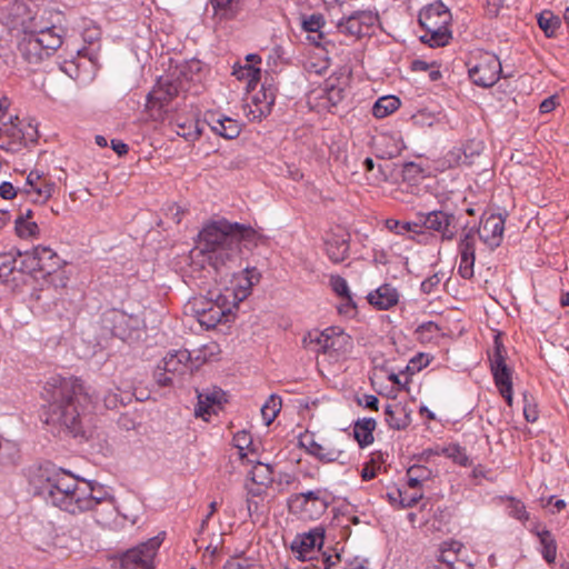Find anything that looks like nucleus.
I'll return each instance as SVG.
<instances>
[{"instance_id":"obj_30","label":"nucleus","mask_w":569,"mask_h":569,"mask_svg":"<svg viewBox=\"0 0 569 569\" xmlns=\"http://www.w3.org/2000/svg\"><path fill=\"white\" fill-rule=\"evenodd\" d=\"M348 81H349V76H347L345 73H340V76H338V77H330L326 81L327 97H328V100L333 106H336L343 99L345 91L348 86Z\"/></svg>"},{"instance_id":"obj_25","label":"nucleus","mask_w":569,"mask_h":569,"mask_svg":"<svg viewBox=\"0 0 569 569\" xmlns=\"http://www.w3.org/2000/svg\"><path fill=\"white\" fill-rule=\"evenodd\" d=\"M300 445L307 450L309 455L316 457L321 462L328 463L339 461L345 456L343 450L335 446L328 449L326 453H321V443H318L312 436L301 437Z\"/></svg>"},{"instance_id":"obj_27","label":"nucleus","mask_w":569,"mask_h":569,"mask_svg":"<svg viewBox=\"0 0 569 569\" xmlns=\"http://www.w3.org/2000/svg\"><path fill=\"white\" fill-rule=\"evenodd\" d=\"M385 416L387 425L395 430L407 428L411 421L410 415L400 403L387 405Z\"/></svg>"},{"instance_id":"obj_41","label":"nucleus","mask_w":569,"mask_h":569,"mask_svg":"<svg viewBox=\"0 0 569 569\" xmlns=\"http://www.w3.org/2000/svg\"><path fill=\"white\" fill-rule=\"evenodd\" d=\"M14 229L18 237L22 239L36 238L40 232L37 222L22 218H16Z\"/></svg>"},{"instance_id":"obj_31","label":"nucleus","mask_w":569,"mask_h":569,"mask_svg":"<svg viewBox=\"0 0 569 569\" xmlns=\"http://www.w3.org/2000/svg\"><path fill=\"white\" fill-rule=\"evenodd\" d=\"M240 0H211L213 19L218 22L233 19L239 12Z\"/></svg>"},{"instance_id":"obj_22","label":"nucleus","mask_w":569,"mask_h":569,"mask_svg":"<svg viewBox=\"0 0 569 569\" xmlns=\"http://www.w3.org/2000/svg\"><path fill=\"white\" fill-rule=\"evenodd\" d=\"M462 549L463 546L459 541H443L439 547L438 563L433 569H452L459 562H466L460 558Z\"/></svg>"},{"instance_id":"obj_38","label":"nucleus","mask_w":569,"mask_h":569,"mask_svg":"<svg viewBox=\"0 0 569 569\" xmlns=\"http://www.w3.org/2000/svg\"><path fill=\"white\" fill-rule=\"evenodd\" d=\"M330 287L337 296L347 301V306H350L352 308L356 307V303L353 302L351 292L349 290V286L345 278L340 276H331Z\"/></svg>"},{"instance_id":"obj_18","label":"nucleus","mask_w":569,"mask_h":569,"mask_svg":"<svg viewBox=\"0 0 569 569\" xmlns=\"http://www.w3.org/2000/svg\"><path fill=\"white\" fill-rule=\"evenodd\" d=\"M18 258H21V253L4 252L0 253V280L4 283L14 288L23 280L24 272L21 263L18 267Z\"/></svg>"},{"instance_id":"obj_47","label":"nucleus","mask_w":569,"mask_h":569,"mask_svg":"<svg viewBox=\"0 0 569 569\" xmlns=\"http://www.w3.org/2000/svg\"><path fill=\"white\" fill-rule=\"evenodd\" d=\"M338 28L342 33L350 34V36L359 37L363 33L360 21L355 13H352L348 18L341 20L338 24Z\"/></svg>"},{"instance_id":"obj_3","label":"nucleus","mask_w":569,"mask_h":569,"mask_svg":"<svg viewBox=\"0 0 569 569\" xmlns=\"http://www.w3.org/2000/svg\"><path fill=\"white\" fill-rule=\"evenodd\" d=\"M46 392L49 398L44 422L73 437L83 435L82 415L90 398L81 380L78 378L52 379V382L47 383Z\"/></svg>"},{"instance_id":"obj_6","label":"nucleus","mask_w":569,"mask_h":569,"mask_svg":"<svg viewBox=\"0 0 569 569\" xmlns=\"http://www.w3.org/2000/svg\"><path fill=\"white\" fill-rule=\"evenodd\" d=\"M101 327L124 342L132 343L141 338L143 321L120 309H108L101 316Z\"/></svg>"},{"instance_id":"obj_43","label":"nucleus","mask_w":569,"mask_h":569,"mask_svg":"<svg viewBox=\"0 0 569 569\" xmlns=\"http://www.w3.org/2000/svg\"><path fill=\"white\" fill-rule=\"evenodd\" d=\"M281 409V398L278 396H270L268 401L261 408V415L266 425L269 426L277 417Z\"/></svg>"},{"instance_id":"obj_35","label":"nucleus","mask_w":569,"mask_h":569,"mask_svg":"<svg viewBox=\"0 0 569 569\" xmlns=\"http://www.w3.org/2000/svg\"><path fill=\"white\" fill-rule=\"evenodd\" d=\"M400 107V100L395 96H386L379 98L372 108V114L378 118L382 119L393 111H396Z\"/></svg>"},{"instance_id":"obj_55","label":"nucleus","mask_w":569,"mask_h":569,"mask_svg":"<svg viewBox=\"0 0 569 569\" xmlns=\"http://www.w3.org/2000/svg\"><path fill=\"white\" fill-rule=\"evenodd\" d=\"M355 14L359 19L361 27L372 26L378 20V14L371 11H357Z\"/></svg>"},{"instance_id":"obj_7","label":"nucleus","mask_w":569,"mask_h":569,"mask_svg":"<svg viewBox=\"0 0 569 569\" xmlns=\"http://www.w3.org/2000/svg\"><path fill=\"white\" fill-rule=\"evenodd\" d=\"M507 350L500 335L495 336L493 349L489 352L490 369L500 395L512 405V369L507 365Z\"/></svg>"},{"instance_id":"obj_13","label":"nucleus","mask_w":569,"mask_h":569,"mask_svg":"<svg viewBox=\"0 0 569 569\" xmlns=\"http://www.w3.org/2000/svg\"><path fill=\"white\" fill-rule=\"evenodd\" d=\"M468 73L475 84L488 88L499 80L501 63L497 56L486 53L478 63L469 68Z\"/></svg>"},{"instance_id":"obj_23","label":"nucleus","mask_w":569,"mask_h":569,"mask_svg":"<svg viewBox=\"0 0 569 569\" xmlns=\"http://www.w3.org/2000/svg\"><path fill=\"white\" fill-rule=\"evenodd\" d=\"M18 50L29 63H38L46 58L41 44L36 36V31H24L18 42Z\"/></svg>"},{"instance_id":"obj_52","label":"nucleus","mask_w":569,"mask_h":569,"mask_svg":"<svg viewBox=\"0 0 569 569\" xmlns=\"http://www.w3.org/2000/svg\"><path fill=\"white\" fill-rule=\"evenodd\" d=\"M8 23H11L12 27H17L19 23V18L26 12V6L22 2L18 1H8Z\"/></svg>"},{"instance_id":"obj_11","label":"nucleus","mask_w":569,"mask_h":569,"mask_svg":"<svg viewBox=\"0 0 569 569\" xmlns=\"http://www.w3.org/2000/svg\"><path fill=\"white\" fill-rule=\"evenodd\" d=\"M321 490L291 495L288 499V508L291 513L316 518L327 509V502L321 498Z\"/></svg>"},{"instance_id":"obj_28","label":"nucleus","mask_w":569,"mask_h":569,"mask_svg":"<svg viewBox=\"0 0 569 569\" xmlns=\"http://www.w3.org/2000/svg\"><path fill=\"white\" fill-rule=\"evenodd\" d=\"M376 420L372 418H363L356 421L353 426V436L361 448H365L373 442V431L376 429Z\"/></svg>"},{"instance_id":"obj_4","label":"nucleus","mask_w":569,"mask_h":569,"mask_svg":"<svg viewBox=\"0 0 569 569\" xmlns=\"http://www.w3.org/2000/svg\"><path fill=\"white\" fill-rule=\"evenodd\" d=\"M451 18L450 10L441 1L423 7L418 16L419 24L426 30L421 41L432 48L448 44L451 39Z\"/></svg>"},{"instance_id":"obj_12","label":"nucleus","mask_w":569,"mask_h":569,"mask_svg":"<svg viewBox=\"0 0 569 569\" xmlns=\"http://www.w3.org/2000/svg\"><path fill=\"white\" fill-rule=\"evenodd\" d=\"M22 264L29 272L40 271L51 276L61 268V259L50 247L38 246L31 252H26Z\"/></svg>"},{"instance_id":"obj_56","label":"nucleus","mask_w":569,"mask_h":569,"mask_svg":"<svg viewBox=\"0 0 569 569\" xmlns=\"http://www.w3.org/2000/svg\"><path fill=\"white\" fill-rule=\"evenodd\" d=\"M440 281L441 279L437 273L432 274L431 277L422 281L421 291L427 295L431 293L433 289L439 286Z\"/></svg>"},{"instance_id":"obj_64","label":"nucleus","mask_w":569,"mask_h":569,"mask_svg":"<svg viewBox=\"0 0 569 569\" xmlns=\"http://www.w3.org/2000/svg\"><path fill=\"white\" fill-rule=\"evenodd\" d=\"M223 569H250L249 565H243L242 562L238 561L237 559H231L226 562L223 566Z\"/></svg>"},{"instance_id":"obj_42","label":"nucleus","mask_w":569,"mask_h":569,"mask_svg":"<svg viewBox=\"0 0 569 569\" xmlns=\"http://www.w3.org/2000/svg\"><path fill=\"white\" fill-rule=\"evenodd\" d=\"M476 228L463 227V234L459 242V254L476 256Z\"/></svg>"},{"instance_id":"obj_37","label":"nucleus","mask_w":569,"mask_h":569,"mask_svg":"<svg viewBox=\"0 0 569 569\" xmlns=\"http://www.w3.org/2000/svg\"><path fill=\"white\" fill-rule=\"evenodd\" d=\"M174 126L177 128V134L184 138L187 141H194L199 139V137L201 136V130L198 126V121H180L179 119H177Z\"/></svg>"},{"instance_id":"obj_26","label":"nucleus","mask_w":569,"mask_h":569,"mask_svg":"<svg viewBox=\"0 0 569 569\" xmlns=\"http://www.w3.org/2000/svg\"><path fill=\"white\" fill-rule=\"evenodd\" d=\"M399 300V295L396 288L391 284H382L375 291L368 295V301L379 310H388L396 306Z\"/></svg>"},{"instance_id":"obj_9","label":"nucleus","mask_w":569,"mask_h":569,"mask_svg":"<svg viewBox=\"0 0 569 569\" xmlns=\"http://www.w3.org/2000/svg\"><path fill=\"white\" fill-rule=\"evenodd\" d=\"M58 190V186L48 173L32 170L21 188V196L30 199L33 203H46Z\"/></svg>"},{"instance_id":"obj_5","label":"nucleus","mask_w":569,"mask_h":569,"mask_svg":"<svg viewBox=\"0 0 569 569\" xmlns=\"http://www.w3.org/2000/svg\"><path fill=\"white\" fill-rule=\"evenodd\" d=\"M206 361V356L192 359L188 350L168 352L154 371L156 382L160 387H179L184 378L190 377L200 362Z\"/></svg>"},{"instance_id":"obj_58","label":"nucleus","mask_w":569,"mask_h":569,"mask_svg":"<svg viewBox=\"0 0 569 569\" xmlns=\"http://www.w3.org/2000/svg\"><path fill=\"white\" fill-rule=\"evenodd\" d=\"M523 416L528 422H535L538 419L537 410L528 402L527 396H525Z\"/></svg>"},{"instance_id":"obj_32","label":"nucleus","mask_w":569,"mask_h":569,"mask_svg":"<svg viewBox=\"0 0 569 569\" xmlns=\"http://www.w3.org/2000/svg\"><path fill=\"white\" fill-rule=\"evenodd\" d=\"M532 532L539 538L540 545L542 546V556L548 563H553L557 557V542L552 533L547 530H539L538 526L532 529Z\"/></svg>"},{"instance_id":"obj_24","label":"nucleus","mask_w":569,"mask_h":569,"mask_svg":"<svg viewBox=\"0 0 569 569\" xmlns=\"http://www.w3.org/2000/svg\"><path fill=\"white\" fill-rule=\"evenodd\" d=\"M350 236L347 232L332 233L326 241L328 258L333 263L342 262L348 258Z\"/></svg>"},{"instance_id":"obj_57","label":"nucleus","mask_w":569,"mask_h":569,"mask_svg":"<svg viewBox=\"0 0 569 569\" xmlns=\"http://www.w3.org/2000/svg\"><path fill=\"white\" fill-rule=\"evenodd\" d=\"M358 405L363 406L370 410L378 411L379 400L373 395H365L362 398L358 399Z\"/></svg>"},{"instance_id":"obj_10","label":"nucleus","mask_w":569,"mask_h":569,"mask_svg":"<svg viewBox=\"0 0 569 569\" xmlns=\"http://www.w3.org/2000/svg\"><path fill=\"white\" fill-rule=\"evenodd\" d=\"M417 218L421 227L437 231L442 240H453L460 228L458 218L441 210H433L428 213H418Z\"/></svg>"},{"instance_id":"obj_34","label":"nucleus","mask_w":569,"mask_h":569,"mask_svg":"<svg viewBox=\"0 0 569 569\" xmlns=\"http://www.w3.org/2000/svg\"><path fill=\"white\" fill-rule=\"evenodd\" d=\"M327 342V329L311 330L309 331L302 339L303 347L313 352V353H322L325 355V343Z\"/></svg>"},{"instance_id":"obj_14","label":"nucleus","mask_w":569,"mask_h":569,"mask_svg":"<svg viewBox=\"0 0 569 569\" xmlns=\"http://www.w3.org/2000/svg\"><path fill=\"white\" fill-rule=\"evenodd\" d=\"M325 540V529L316 527L308 532L297 535L291 542V550L300 561L313 559L316 548L321 549Z\"/></svg>"},{"instance_id":"obj_54","label":"nucleus","mask_w":569,"mask_h":569,"mask_svg":"<svg viewBox=\"0 0 569 569\" xmlns=\"http://www.w3.org/2000/svg\"><path fill=\"white\" fill-rule=\"evenodd\" d=\"M21 196V189H17L11 182L4 181L0 184V197L6 200Z\"/></svg>"},{"instance_id":"obj_44","label":"nucleus","mask_w":569,"mask_h":569,"mask_svg":"<svg viewBox=\"0 0 569 569\" xmlns=\"http://www.w3.org/2000/svg\"><path fill=\"white\" fill-rule=\"evenodd\" d=\"M260 68H257L253 64L240 66L239 68H234L232 72V74L239 80L247 79L248 86L257 83L260 79Z\"/></svg>"},{"instance_id":"obj_33","label":"nucleus","mask_w":569,"mask_h":569,"mask_svg":"<svg viewBox=\"0 0 569 569\" xmlns=\"http://www.w3.org/2000/svg\"><path fill=\"white\" fill-rule=\"evenodd\" d=\"M250 480L253 486L269 487L273 482V469L268 463L256 462L250 470Z\"/></svg>"},{"instance_id":"obj_8","label":"nucleus","mask_w":569,"mask_h":569,"mask_svg":"<svg viewBox=\"0 0 569 569\" xmlns=\"http://www.w3.org/2000/svg\"><path fill=\"white\" fill-rule=\"evenodd\" d=\"M162 543V538L156 536L127 550L120 558L121 569H154V557Z\"/></svg>"},{"instance_id":"obj_21","label":"nucleus","mask_w":569,"mask_h":569,"mask_svg":"<svg viewBox=\"0 0 569 569\" xmlns=\"http://www.w3.org/2000/svg\"><path fill=\"white\" fill-rule=\"evenodd\" d=\"M206 121L214 133L229 140L237 138L241 132V127L237 120L216 112L206 114Z\"/></svg>"},{"instance_id":"obj_39","label":"nucleus","mask_w":569,"mask_h":569,"mask_svg":"<svg viewBox=\"0 0 569 569\" xmlns=\"http://www.w3.org/2000/svg\"><path fill=\"white\" fill-rule=\"evenodd\" d=\"M538 24L547 37H553L560 27V19L551 11H543L538 17Z\"/></svg>"},{"instance_id":"obj_46","label":"nucleus","mask_w":569,"mask_h":569,"mask_svg":"<svg viewBox=\"0 0 569 569\" xmlns=\"http://www.w3.org/2000/svg\"><path fill=\"white\" fill-rule=\"evenodd\" d=\"M386 228L397 234H405L406 232H417L418 228H421V223L415 222H402L396 219H387Z\"/></svg>"},{"instance_id":"obj_49","label":"nucleus","mask_w":569,"mask_h":569,"mask_svg":"<svg viewBox=\"0 0 569 569\" xmlns=\"http://www.w3.org/2000/svg\"><path fill=\"white\" fill-rule=\"evenodd\" d=\"M0 465L12 463L18 452L17 446L0 438Z\"/></svg>"},{"instance_id":"obj_40","label":"nucleus","mask_w":569,"mask_h":569,"mask_svg":"<svg viewBox=\"0 0 569 569\" xmlns=\"http://www.w3.org/2000/svg\"><path fill=\"white\" fill-rule=\"evenodd\" d=\"M301 28L308 33L322 32V28L326 24V19L322 13L302 14Z\"/></svg>"},{"instance_id":"obj_19","label":"nucleus","mask_w":569,"mask_h":569,"mask_svg":"<svg viewBox=\"0 0 569 569\" xmlns=\"http://www.w3.org/2000/svg\"><path fill=\"white\" fill-rule=\"evenodd\" d=\"M351 348L352 339L348 333L337 327L327 328L326 356L337 359L341 355L348 353Z\"/></svg>"},{"instance_id":"obj_50","label":"nucleus","mask_w":569,"mask_h":569,"mask_svg":"<svg viewBox=\"0 0 569 569\" xmlns=\"http://www.w3.org/2000/svg\"><path fill=\"white\" fill-rule=\"evenodd\" d=\"M446 453L449 458H451L455 462H457L460 466L468 467L471 465V461L467 456L466 450L458 445L449 446L446 449Z\"/></svg>"},{"instance_id":"obj_59","label":"nucleus","mask_w":569,"mask_h":569,"mask_svg":"<svg viewBox=\"0 0 569 569\" xmlns=\"http://www.w3.org/2000/svg\"><path fill=\"white\" fill-rule=\"evenodd\" d=\"M345 569H368V560L357 556L347 561Z\"/></svg>"},{"instance_id":"obj_62","label":"nucleus","mask_w":569,"mask_h":569,"mask_svg":"<svg viewBox=\"0 0 569 569\" xmlns=\"http://www.w3.org/2000/svg\"><path fill=\"white\" fill-rule=\"evenodd\" d=\"M338 562H340V555H326L323 553L325 569H332Z\"/></svg>"},{"instance_id":"obj_20","label":"nucleus","mask_w":569,"mask_h":569,"mask_svg":"<svg viewBox=\"0 0 569 569\" xmlns=\"http://www.w3.org/2000/svg\"><path fill=\"white\" fill-rule=\"evenodd\" d=\"M276 93L277 89L272 84L267 86L263 82L261 90L252 98L253 107H250L249 116L253 120H261L270 114L276 100Z\"/></svg>"},{"instance_id":"obj_16","label":"nucleus","mask_w":569,"mask_h":569,"mask_svg":"<svg viewBox=\"0 0 569 569\" xmlns=\"http://www.w3.org/2000/svg\"><path fill=\"white\" fill-rule=\"evenodd\" d=\"M505 231V218L501 214L491 213L481 220L480 227L476 229L479 238L490 248L500 246Z\"/></svg>"},{"instance_id":"obj_61","label":"nucleus","mask_w":569,"mask_h":569,"mask_svg":"<svg viewBox=\"0 0 569 569\" xmlns=\"http://www.w3.org/2000/svg\"><path fill=\"white\" fill-rule=\"evenodd\" d=\"M234 441H236V447L239 449L240 457L241 458L246 457V453L243 452V449H244L243 445L249 441L248 435L246 432L238 433L234 437Z\"/></svg>"},{"instance_id":"obj_51","label":"nucleus","mask_w":569,"mask_h":569,"mask_svg":"<svg viewBox=\"0 0 569 569\" xmlns=\"http://www.w3.org/2000/svg\"><path fill=\"white\" fill-rule=\"evenodd\" d=\"M476 256L460 254V263L458 267V273L463 279H471L473 277V266Z\"/></svg>"},{"instance_id":"obj_1","label":"nucleus","mask_w":569,"mask_h":569,"mask_svg":"<svg viewBox=\"0 0 569 569\" xmlns=\"http://www.w3.org/2000/svg\"><path fill=\"white\" fill-rule=\"evenodd\" d=\"M198 248L216 273V281L221 288L209 291L210 300L200 301L194 308L201 327L212 329L231 313L232 308L244 300L259 276L246 268L247 277L241 283L237 276L240 269L241 248L252 250L266 241L264 236L252 227L230 222L227 219L210 221L199 232Z\"/></svg>"},{"instance_id":"obj_29","label":"nucleus","mask_w":569,"mask_h":569,"mask_svg":"<svg viewBox=\"0 0 569 569\" xmlns=\"http://www.w3.org/2000/svg\"><path fill=\"white\" fill-rule=\"evenodd\" d=\"M36 36L46 57L51 56L62 44V37L56 31L54 27L36 31Z\"/></svg>"},{"instance_id":"obj_53","label":"nucleus","mask_w":569,"mask_h":569,"mask_svg":"<svg viewBox=\"0 0 569 569\" xmlns=\"http://www.w3.org/2000/svg\"><path fill=\"white\" fill-rule=\"evenodd\" d=\"M395 495L400 498V506L402 508H411L416 506L423 497L422 492H415L412 495H407L402 490L398 489L395 491Z\"/></svg>"},{"instance_id":"obj_60","label":"nucleus","mask_w":569,"mask_h":569,"mask_svg":"<svg viewBox=\"0 0 569 569\" xmlns=\"http://www.w3.org/2000/svg\"><path fill=\"white\" fill-rule=\"evenodd\" d=\"M111 148L120 157L127 154L129 151L128 144L117 139L111 140Z\"/></svg>"},{"instance_id":"obj_15","label":"nucleus","mask_w":569,"mask_h":569,"mask_svg":"<svg viewBox=\"0 0 569 569\" xmlns=\"http://www.w3.org/2000/svg\"><path fill=\"white\" fill-rule=\"evenodd\" d=\"M197 398L198 403L194 413L206 421L209 420L212 413L216 415L222 408V405L227 402L226 392L216 386L204 388L201 391L197 390Z\"/></svg>"},{"instance_id":"obj_48","label":"nucleus","mask_w":569,"mask_h":569,"mask_svg":"<svg viewBox=\"0 0 569 569\" xmlns=\"http://www.w3.org/2000/svg\"><path fill=\"white\" fill-rule=\"evenodd\" d=\"M507 505L508 515L517 520H520L522 522L529 520V513L526 510V506L522 501L509 497Z\"/></svg>"},{"instance_id":"obj_63","label":"nucleus","mask_w":569,"mask_h":569,"mask_svg":"<svg viewBox=\"0 0 569 569\" xmlns=\"http://www.w3.org/2000/svg\"><path fill=\"white\" fill-rule=\"evenodd\" d=\"M555 108H556V101H555V98H553V97L547 98V99H545V100L540 103V112H542V113L550 112V111H552Z\"/></svg>"},{"instance_id":"obj_17","label":"nucleus","mask_w":569,"mask_h":569,"mask_svg":"<svg viewBox=\"0 0 569 569\" xmlns=\"http://www.w3.org/2000/svg\"><path fill=\"white\" fill-rule=\"evenodd\" d=\"M179 91L180 86L176 81L169 78H160L147 97V107L162 109L179 94Z\"/></svg>"},{"instance_id":"obj_2","label":"nucleus","mask_w":569,"mask_h":569,"mask_svg":"<svg viewBox=\"0 0 569 569\" xmlns=\"http://www.w3.org/2000/svg\"><path fill=\"white\" fill-rule=\"evenodd\" d=\"M29 483L36 496L71 515L93 509L104 500L93 496L89 481L80 485L69 472L50 465L37 468Z\"/></svg>"},{"instance_id":"obj_36","label":"nucleus","mask_w":569,"mask_h":569,"mask_svg":"<svg viewBox=\"0 0 569 569\" xmlns=\"http://www.w3.org/2000/svg\"><path fill=\"white\" fill-rule=\"evenodd\" d=\"M431 477L432 470L422 465H413L407 470L408 486L412 489L418 488Z\"/></svg>"},{"instance_id":"obj_45","label":"nucleus","mask_w":569,"mask_h":569,"mask_svg":"<svg viewBox=\"0 0 569 569\" xmlns=\"http://www.w3.org/2000/svg\"><path fill=\"white\" fill-rule=\"evenodd\" d=\"M90 487H91V488H92V490H93V491H92V492H93V496H96V497H101V498H103V499H104L101 503L97 505V506H96V508H93V509H92V510L96 512L97 517H100V516H101V512H100V510H99V507H100V506H104V505H106V506L108 507V511H107V513H108V515H107V517H104V518L102 517L101 519H98V522H102V521H104V520H108V519H110V518H113V517H114V515H116V507H114L113 498H112L111 496H108V495H100V493H101V491H102V489H101V488H99V489L97 490L94 487H92V485H91V483H90Z\"/></svg>"}]
</instances>
